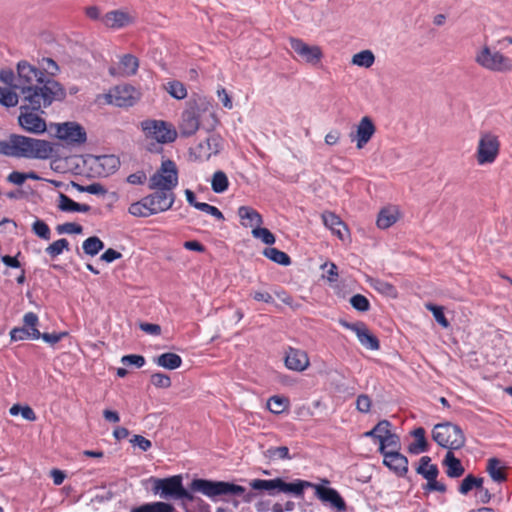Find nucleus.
Returning <instances> with one entry per match:
<instances>
[{
	"instance_id": "f257e3e1",
	"label": "nucleus",
	"mask_w": 512,
	"mask_h": 512,
	"mask_svg": "<svg viewBox=\"0 0 512 512\" xmlns=\"http://www.w3.org/2000/svg\"><path fill=\"white\" fill-rule=\"evenodd\" d=\"M15 88L21 94L20 126L34 134L46 131L45 120L34 112L43 111L55 101L66 97L64 87L56 80H44L43 73L25 60L18 62V78Z\"/></svg>"
},
{
	"instance_id": "f03ea898",
	"label": "nucleus",
	"mask_w": 512,
	"mask_h": 512,
	"mask_svg": "<svg viewBox=\"0 0 512 512\" xmlns=\"http://www.w3.org/2000/svg\"><path fill=\"white\" fill-rule=\"evenodd\" d=\"M218 124L213 104L204 97H198L188 102L179 123L182 136L194 135L200 127L210 131Z\"/></svg>"
},
{
	"instance_id": "7ed1b4c3",
	"label": "nucleus",
	"mask_w": 512,
	"mask_h": 512,
	"mask_svg": "<svg viewBox=\"0 0 512 512\" xmlns=\"http://www.w3.org/2000/svg\"><path fill=\"white\" fill-rule=\"evenodd\" d=\"M190 489L211 499L220 496H241L245 503H251L256 497L254 492H246L243 486L225 481L194 479L190 484Z\"/></svg>"
},
{
	"instance_id": "20e7f679",
	"label": "nucleus",
	"mask_w": 512,
	"mask_h": 512,
	"mask_svg": "<svg viewBox=\"0 0 512 512\" xmlns=\"http://www.w3.org/2000/svg\"><path fill=\"white\" fill-rule=\"evenodd\" d=\"M13 157L49 158L53 153L52 145L40 139L12 135Z\"/></svg>"
},
{
	"instance_id": "39448f33",
	"label": "nucleus",
	"mask_w": 512,
	"mask_h": 512,
	"mask_svg": "<svg viewBox=\"0 0 512 512\" xmlns=\"http://www.w3.org/2000/svg\"><path fill=\"white\" fill-rule=\"evenodd\" d=\"M153 492L165 500H181L183 503L193 502L195 497L184 488L180 475L163 479H153Z\"/></svg>"
},
{
	"instance_id": "423d86ee",
	"label": "nucleus",
	"mask_w": 512,
	"mask_h": 512,
	"mask_svg": "<svg viewBox=\"0 0 512 512\" xmlns=\"http://www.w3.org/2000/svg\"><path fill=\"white\" fill-rule=\"evenodd\" d=\"M433 440L441 447L458 450L465 445V435L462 429L451 422L436 424L432 430Z\"/></svg>"
},
{
	"instance_id": "0eeeda50",
	"label": "nucleus",
	"mask_w": 512,
	"mask_h": 512,
	"mask_svg": "<svg viewBox=\"0 0 512 512\" xmlns=\"http://www.w3.org/2000/svg\"><path fill=\"white\" fill-rule=\"evenodd\" d=\"M500 146L499 137L495 133L481 132L475 152L477 164L480 166L493 164L499 156Z\"/></svg>"
},
{
	"instance_id": "6e6552de",
	"label": "nucleus",
	"mask_w": 512,
	"mask_h": 512,
	"mask_svg": "<svg viewBox=\"0 0 512 512\" xmlns=\"http://www.w3.org/2000/svg\"><path fill=\"white\" fill-rule=\"evenodd\" d=\"M475 62L482 68L493 72L512 71V61L499 51H492L487 45L477 51Z\"/></svg>"
},
{
	"instance_id": "1a4fd4ad",
	"label": "nucleus",
	"mask_w": 512,
	"mask_h": 512,
	"mask_svg": "<svg viewBox=\"0 0 512 512\" xmlns=\"http://www.w3.org/2000/svg\"><path fill=\"white\" fill-rule=\"evenodd\" d=\"M178 185V169L174 161L164 160L160 168L150 177L151 190H170Z\"/></svg>"
},
{
	"instance_id": "9d476101",
	"label": "nucleus",
	"mask_w": 512,
	"mask_h": 512,
	"mask_svg": "<svg viewBox=\"0 0 512 512\" xmlns=\"http://www.w3.org/2000/svg\"><path fill=\"white\" fill-rule=\"evenodd\" d=\"M141 128L146 137L154 139L159 143H170L177 137V131L173 125L163 120H144L141 122Z\"/></svg>"
},
{
	"instance_id": "9b49d317",
	"label": "nucleus",
	"mask_w": 512,
	"mask_h": 512,
	"mask_svg": "<svg viewBox=\"0 0 512 512\" xmlns=\"http://www.w3.org/2000/svg\"><path fill=\"white\" fill-rule=\"evenodd\" d=\"M141 97V93L131 85H118L106 94L109 104L117 107L133 106Z\"/></svg>"
},
{
	"instance_id": "f8f14e48",
	"label": "nucleus",
	"mask_w": 512,
	"mask_h": 512,
	"mask_svg": "<svg viewBox=\"0 0 512 512\" xmlns=\"http://www.w3.org/2000/svg\"><path fill=\"white\" fill-rule=\"evenodd\" d=\"M289 42L294 52L305 63L310 64L312 66H317L321 62L323 58V52L319 46L309 45L305 43L303 40L293 37L289 39Z\"/></svg>"
},
{
	"instance_id": "ddd939ff",
	"label": "nucleus",
	"mask_w": 512,
	"mask_h": 512,
	"mask_svg": "<svg viewBox=\"0 0 512 512\" xmlns=\"http://www.w3.org/2000/svg\"><path fill=\"white\" fill-rule=\"evenodd\" d=\"M23 327H15L10 331L12 341H22L27 339H39L40 331L37 329L39 323L38 316L33 312H28L23 317Z\"/></svg>"
},
{
	"instance_id": "4468645a",
	"label": "nucleus",
	"mask_w": 512,
	"mask_h": 512,
	"mask_svg": "<svg viewBox=\"0 0 512 512\" xmlns=\"http://www.w3.org/2000/svg\"><path fill=\"white\" fill-rule=\"evenodd\" d=\"M340 324L353 331L359 342L369 350H378L380 348V343L377 337L370 332L368 327L363 322L349 323L344 320H340Z\"/></svg>"
},
{
	"instance_id": "2eb2a0df",
	"label": "nucleus",
	"mask_w": 512,
	"mask_h": 512,
	"mask_svg": "<svg viewBox=\"0 0 512 512\" xmlns=\"http://www.w3.org/2000/svg\"><path fill=\"white\" fill-rule=\"evenodd\" d=\"M145 202L150 206L153 214L169 210L175 202V194L170 190H155L145 197Z\"/></svg>"
},
{
	"instance_id": "dca6fc26",
	"label": "nucleus",
	"mask_w": 512,
	"mask_h": 512,
	"mask_svg": "<svg viewBox=\"0 0 512 512\" xmlns=\"http://www.w3.org/2000/svg\"><path fill=\"white\" fill-rule=\"evenodd\" d=\"M57 136L59 139L71 144H82L86 141V132L76 122H65L57 125Z\"/></svg>"
},
{
	"instance_id": "f3484780",
	"label": "nucleus",
	"mask_w": 512,
	"mask_h": 512,
	"mask_svg": "<svg viewBox=\"0 0 512 512\" xmlns=\"http://www.w3.org/2000/svg\"><path fill=\"white\" fill-rule=\"evenodd\" d=\"M313 488L319 500L324 503H329L330 506L338 512L346 510V503L336 489L317 484H314Z\"/></svg>"
},
{
	"instance_id": "a211bd4d",
	"label": "nucleus",
	"mask_w": 512,
	"mask_h": 512,
	"mask_svg": "<svg viewBox=\"0 0 512 512\" xmlns=\"http://www.w3.org/2000/svg\"><path fill=\"white\" fill-rule=\"evenodd\" d=\"M285 365L289 370L302 372L309 367L310 360L305 351L289 347L286 351Z\"/></svg>"
},
{
	"instance_id": "6ab92c4d",
	"label": "nucleus",
	"mask_w": 512,
	"mask_h": 512,
	"mask_svg": "<svg viewBox=\"0 0 512 512\" xmlns=\"http://www.w3.org/2000/svg\"><path fill=\"white\" fill-rule=\"evenodd\" d=\"M374 133L375 125L369 117L365 116L357 125L356 133L350 134V137L352 141H356L357 148L362 149L370 141Z\"/></svg>"
},
{
	"instance_id": "aec40b11",
	"label": "nucleus",
	"mask_w": 512,
	"mask_h": 512,
	"mask_svg": "<svg viewBox=\"0 0 512 512\" xmlns=\"http://www.w3.org/2000/svg\"><path fill=\"white\" fill-rule=\"evenodd\" d=\"M120 166L119 158L115 155L95 156L92 159V167L99 176H109Z\"/></svg>"
},
{
	"instance_id": "412c9836",
	"label": "nucleus",
	"mask_w": 512,
	"mask_h": 512,
	"mask_svg": "<svg viewBox=\"0 0 512 512\" xmlns=\"http://www.w3.org/2000/svg\"><path fill=\"white\" fill-rule=\"evenodd\" d=\"M221 149V140L217 135L208 137L204 142L198 144L195 154L200 160H208L212 155H216Z\"/></svg>"
},
{
	"instance_id": "4be33fe9",
	"label": "nucleus",
	"mask_w": 512,
	"mask_h": 512,
	"mask_svg": "<svg viewBox=\"0 0 512 512\" xmlns=\"http://www.w3.org/2000/svg\"><path fill=\"white\" fill-rule=\"evenodd\" d=\"M383 457L384 465L396 474L402 476L408 471V459L399 451H390L389 453H385Z\"/></svg>"
},
{
	"instance_id": "5701e85b",
	"label": "nucleus",
	"mask_w": 512,
	"mask_h": 512,
	"mask_svg": "<svg viewBox=\"0 0 512 512\" xmlns=\"http://www.w3.org/2000/svg\"><path fill=\"white\" fill-rule=\"evenodd\" d=\"M102 23L112 29H119L133 22V17L122 10H114L106 13L101 18Z\"/></svg>"
},
{
	"instance_id": "b1692460",
	"label": "nucleus",
	"mask_w": 512,
	"mask_h": 512,
	"mask_svg": "<svg viewBox=\"0 0 512 512\" xmlns=\"http://www.w3.org/2000/svg\"><path fill=\"white\" fill-rule=\"evenodd\" d=\"M322 220L324 225L341 241H345L348 238V228L337 215L332 212H324Z\"/></svg>"
},
{
	"instance_id": "393cba45",
	"label": "nucleus",
	"mask_w": 512,
	"mask_h": 512,
	"mask_svg": "<svg viewBox=\"0 0 512 512\" xmlns=\"http://www.w3.org/2000/svg\"><path fill=\"white\" fill-rule=\"evenodd\" d=\"M238 216L242 220V225L245 227L255 228L261 226L263 223L262 216L249 206L239 207Z\"/></svg>"
},
{
	"instance_id": "a878e982",
	"label": "nucleus",
	"mask_w": 512,
	"mask_h": 512,
	"mask_svg": "<svg viewBox=\"0 0 512 512\" xmlns=\"http://www.w3.org/2000/svg\"><path fill=\"white\" fill-rule=\"evenodd\" d=\"M443 465L447 468L446 474L450 478H458L464 474V467L461 461L456 458L452 451H448L443 459Z\"/></svg>"
},
{
	"instance_id": "bb28decb",
	"label": "nucleus",
	"mask_w": 512,
	"mask_h": 512,
	"mask_svg": "<svg viewBox=\"0 0 512 512\" xmlns=\"http://www.w3.org/2000/svg\"><path fill=\"white\" fill-rule=\"evenodd\" d=\"M399 211L396 207L383 208L377 218V226L380 229H387L397 222Z\"/></svg>"
},
{
	"instance_id": "cd10ccee",
	"label": "nucleus",
	"mask_w": 512,
	"mask_h": 512,
	"mask_svg": "<svg viewBox=\"0 0 512 512\" xmlns=\"http://www.w3.org/2000/svg\"><path fill=\"white\" fill-rule=\"evenodd\" d=\"M506 467L502 465L498 458H490L487 461L486 471L493 481L501 483L507 480L505 473Z\"/></svg>"
},
{
	"instance_id": "c85d7f7f",
	"label": "nucleus",
	"mask_w": 512,
	"mask_h": 512,
	"mask_svg": "<svg viewBox=\"0 0 512 512\" xmlns=\"http://www.w3.org/2000/svg\"><path fill=\"white\" fill-rule=\"evenodd\" d=\"M130 512H176V510L170 503L155 501L133 507Z\"/></svg>"
},
{
	"instance_id": "c756f323",
	"label": "nucleus",
	"mask_w": 512,
	"mask_h": 512,
	"mask_svg": "<svg viewBox=\"0 0 512 512\" xmlns=\"http://www.w3.org/2000/svg\"><path fill=\"white\" fill-rule=\"evenodd\" d=\"M130 512H176V510L170 503L155 501L133 507Z\"/></svg>"
},
{
	"instance_id": "7c9ffc66",
	"label": "nucleus",
	"mask_w": 512,
	"mask_h": 512,
	"mask_svg": "<svg viewBox=\"0 0 512 512\" xmlns=\"http://www.w3.org/2000/svg\"><path fill=\"white\" fill-rule=\"evenodd\" d=\"M412 436L415 438V442L409 445V452L413 454H419L428 450V443L425 437V430L422 427H418L412 431Z\"/></svg>"
},
{
	"instance_id": "2f4dec72",
	"label": "nucleus",
	"mask_w": 512,
	"mask_h": 512,
	"mask_svg": "<svg viewBox=\"0 0 512 512\" xmlns=\"http://www.w3.org/2000/svg\"><path fill=\"white\" fill-rule=\"evenodd\" d=\"M416 472L422 475L426 480H434L438 476V468L435 464H431L429 456H423L420 459L419 466Z\"/></svg>"
},
{
	"instance_id": "473e14b6",
	"label": "nucleus",
	"mask_w": 512,
	"mask_h": 512,
	"mask_svg": "<svg viewBox=\"0 0 512 512\" xmlns=\"http://www.w3.org/2000/svg\"><path fill=\"white\" fill-rule=\"evenodd\" d=\"M155 362L158 366L163 367L165 369L174 370L181 366L182 359L178 354L168 352L159 355Z\"/></svg>"
},
{
	"instance_id": "72a5a7b5",
	"label": "nucleus",
	"mask_w": 512,
	"mask_h": 512,
	"mask_svg": "<svg viewBox=\"0 0 512 512\" xmlns=\"http://www.w3.org/2000/svg\"><path fill=\"white\" fill-rule=\"evenodd\" d=\"M139 67L138 59L131 55H124L119 64V74L122 76H132L137 72Z\"/></svg>"
},
{
	"instance_id": "f704fd0d",
	"label": "nucleus",
	"mask_w": 512,
	"mask_h": 512,
	"mask_svg": "<svg viewBox=\"0 0 512 512\" xmlns=\"http://www.w3.org/2000/svg\"><path fill=\"white\" fill-rule=\"evenodd\" d=\"M313 485L314 484L303 480H297L296 482L293 483H286L280 478L278 491L285 493H294L295 495L300 496L303 494V490L305 487H313Z\"/></svg>"
},
{
	"instance_id": "c9c22d12",
	"label": "nucleus",
	"mask_w": 512,
	"mask_h": 512,
	"mask_svg": "<svg viewBox=\"0 0 512 512\" xmlns=\"http://www.w3.org/2000/svg\"><path fill=\"white\" fill-rule=\"evenodd\" d=\"M401 447L400 438L395 433H390L382 441L379 442V452L382 455L389 453L390 451H399Z\"/></svg>"
},
{
	"instance_id": "e433bc0d",
	"label": "nucleus",
	"mask_w": 512,
	"mask_h": 512,
	"mask_svg": "<svg viewBox=\"0 0 512 512\" xmlns=\"http://www.w3.org/2000/svg\"><path fill=\"white\" fill-rule=\"evenodd\" d=\"M21 96L16 93L15 89L11 87H0V104L10 108L15 107L19 103Z\"/></svg>"
},
{
	"instance_id": "4c0bfd02",
	"label": "nucleus",
	"mask_w": 512,
	"mask_h": 512,
	"mask_svg": "<svg viewBox=\"0 0 512 512\" xmlns=\"http://www.w3.org/2000/svg\"><path fill=\"white\" fill-rule=\"evenodd\" d=\"M40 67L38 70H40L43 73L44 80L53 79L54 76H56L59 73V66L52 58H43L39 62ZM37 69V67H35Z\"/></svg>"
},
{
	"instance_id": "58836bf2",
	"label": "nucleus",
	"mask_w": 512,
	"mask_h": 512,
	"mask_svg": "<svg viewBox=\"0 0 512 512\" xmlns=\"http://www.w3.org/2000/svg\"><path fill=\"white\" fill-rule=\"evenodd\" d=\"M375 62V55L371 50H362L353 55L351 63L353 65L370 68Z\"/></svg>"
},
{
	"instance_id": "ea45409f",
	"label": "nucleus",
	"mask_w": 512,
	"mask_h": 512,
	"mask_svg": "<svg viewBox=\"0 0 512 512\" xmlns=\"http://www.w3.org/2000/svg\"><path fill=\"white\" fill-rule=\"evenodd\" d=\"M263 455L269 461L290 460L292 458L287 446L270 447L263 452Z\"/></svg>"
},
{
	"instance_id": "a19ab883",
	"label": "nucleus",
	"mask_w": 512,
	"mask_h": 512,
	"mask_svg": "<svg viewBox=\"0 0 512 512\" xmlns=\"http://www.w3.org/2000/svg\"><path fill=\"white\" fill-rule=\"evenodd\" d=\"M164 89L167 93L170 94V96L177 100H182L187 97V89L185 85L180 81H168L166 84H164Z\"/></svg>"
},
{
	"instance_id": "79ce46f5",
	"label": "nucleus",
	"mask_w": 512,
	"mask_h": 512,
	"mask_svg": "<svg viewBox=\"0 0 512 512\" xmlns=\"http://www.w3.org/2000/svg\"><path fill=\"white\" fill-rule=\"evenodd\" d=\"M368 282L372 288H374L376 291H378L379 293H381L383 295L390 296V297L397 296L396 288L392 284H390L384 280L370 278L368 280Z\"/></svg>"
},
{
	"instance_id": "37998d69",
	"label": "nucleus",
	"mask_w": 512,
	"mask_h": 512,
	"mask_svg": "<svg viewBox=\"0 0 512 512\" xmlns=\"http://www.w3.org/2000/svg\"><path fill=\"white\" fill-rule=\"evenodd\" d=\"M229 187V180H228V177L227 175L219 170V171H216L213 175H212V179H211V188L212 190L215 192V193H223L225 192Z\"/></svg>"
},
{
	"instance_id": "c03bdc74",
	"label": "nucleus",
	"mask_w": 512,
	"mask_h": 512,
	"mask_svg": "<svg viewBox=\"0 0 512 512\" xmlns=\"http://www.w3.org/2000/svg\"><path fill=\"white\" fill-rule=\"evenodd\" d=\"M263 254L271 261L283 266H287L291 263V259L288 254L278 250L277 248H265Z\"/></svg>"
},
{
	"instance_id": "a18cd8bd",
	"label": "nucleus",
	"mask_w": 512,
	"mask_h": 512,
	"mask_svg": "<svg viewBox=\"0 0 512 512\" xmlns=\"http://www.w3.org/2000/svg\"><path fill=\"white\" fill-rule=\"evenodd\" d=\"M279 481L280 478L270 480L254 479L250 482V486L254 490H266L270 494H273L274 490H279Z\"/></svg>"
},
{
	"instance_id": "49530a36",
	"label": "nucleus",
	"mask_w": 512,
	"mask_h": 512,
	"mask_svg": "<svg viewBox=\"0 0 512 512\" xmlns=\"http://www.w3.org/2000/svg\"><path fill=\"white\" fill-rule=\"evenodd\" d=\"M104 247V243L96 236L87 238L82 245L84 252L90 256H95Z\"/></svg>"
},
{
	"instance_id": "de8ad7c7",
	"label": "nucleus",
	"mask_w": 512,
	"mask_h": 512,
	"mask_svg": "<svg viewBox=\"0 0 512 512\" xmlns=\"http://www.w3.org/2000/svg\"><path fill=\"white\" fill-rule=\"evenodd\" d=\"M129 213L136 217H148L153 215L150 206L145 202V197L138 202L132 203L128 209Z\"/></svg>"
},
{
	"instance_id": "09e8293b",
	"label": "nucleus",
	"mask_w": 512,
	"mask_h": 512,
	"mask_svg": "<svg viewBox=\"0 0 512 512\" xmlns=\"http://www.w3.org/2000/svg\"><path fill=\"white\" fill-rule=\"evenodd\" d=\"M288 407V400L279 396H272L267 402V408L274 414H280Z\"/></svg>"
},
{
	"instance_id": "8fccbe9b",
	"label": "nucleus",
	"mask_w": 512,
	"mask_h": 512,
	"mask_svg": "<svg viewBox=\"0 0 512 512\" xmlns=\"http://www.w3.org/2000/svg\"><path fill=\"white\" fill-rule=\"evenodd\" d=\"M69 249V242L62 238L59 240L54 241L52 244H50L46 249V253L49 254L52 258L57 257L60 255L64 250Z\"/></svg>"
},
{
	"instance_id": "3c124183",
	"label": "nucleus",
	"mask_w": 512,
	"mask_h": 512,
	"mask_svg": "<svg viewBox=\"0 0 512 512\" xmlns=\"http://www.w3.org/2000/svg\"><path fill=\"white\" fill-rule=\"evenodd\" d=\"M252 235L267 245H272L276 241L275 236L267 228H262L261 226L253 228Z\"/></svg>"
},
{
	"instance_id": "603ef678",
	"label": "nucleus",
	"mask_w": 512,
	"mask_h": 512,
	"mask_svg": "<svg viewBox=\"0 0 512 512\" xmlns=\"http://www.w3.org/2000/svg\"><path fill=\"white\" fill-rule=\"evenodd\" d=\"M426 308L432 312L435 320L444 328L449 327V322L446 319L443 308L441 306L433 305L431 303L426 304Z\"/></svg>"
},
{
	"instance_id": "864d4df0",
	"label": "nucleus",
	"mask_w": 512,
	"mask_h": 512,
	"mask_svg": "<svg viewBox=\"0 0 512 512\" xmlns=\"http://www.w3.org/2000/svg\"><path fill=\"white\" fill-rule=\"evenodd\" d=\"M33 232L44 240H49L51 237V231L49 226L42 220H36L32 226Z\"/></svg>"
},
{
	"instance_id": "5fc2aeb1",
	"label": "nucleus",
	"mask_w": 512,
	"mask_h": 512,
	"mask_svg": "<svg viewBox=\"0 0 512 512\" xmlns=\"http://www.w3.org/2000/svg\"><path fill=\"white\" fill-rule=\"evenodd\" d=\"M350 304L354 309L361 312H366L370 308L369 300L361 294H356L352 296L350 299Z\"/></svg>"
},
{
	"instance_id": "6e6d98bb",
	"label": "nucleus",
	"mask_w": 512,
	"mask_h": 512,
	"mask_svg": "<svg viewBox=\"0 0 512 512\" xmlns=\"http://www.w3.org/2000/svg\"><path fill=\"white\" fill-rule=\"evenodd\" d=\"M391 423L388 420H381L375 425L376 441H382L388 434L392 433Z\"/></svg>"
},
{
	"instance_id": "4d7b16f0",
	"label": "nucleus",
	"mask_w": 512,
	"mask_h": 512,
	"mask_svg": "<svg viewBox=\"0 0 512 512\" xmlns=\"http://www.w3.org/2000/svg\"><path fill=\"white\" fill-rule=\"evenodd\" d=\"M151 383L157 388H169L171 386V379L167 374L154 373L150 378Z\"/></svg>"
},
{
	"instance_id": "13d9d810",
	"label": "nucleus",
	"mask_w": 512,
	"mask_h": 512,
	"mask_svg": "<svg viewBox=\"0 0 512 512\" xmlns=\"http://www.w3.org/2000/svg\"><path fill=\"white\" fill-rule=\"evenodd\" d=\"M58 208L65 212H76L77 202L73 201L67 195L60 193L58 200Z\"/></svg>"
},
{
	"instance_id": "bf43d9fd",
	"label": "nucleus",
	"mask_w": 512,
	"mask_h": 512,
	"mask_svg": "<svg viewBox=\"0 0 512 512\" xmlns=\"http://www.w3.org/2000/svg\"><path fill=\"white\" fill-rule=\"evenodd\" d=\"M59 234H80L83 230L82 226L76 223L67 222L56 227Z\"/></svg>"
},
{
	"instance_id": "052dcab7",
	"label": "nucleus",
	"mask_w": 512,
	"mask_h": 512,
	"mask_svg": "<svg viewBox=\"0 0 512 512\" xmlns=\"http://www.w3.org/2000/svg\"><path fill=\"white\" fill-rule=\"evenodd\" d=\"M196 209L205 212L213 217H215L218 220H224L223 213L215 206H212L208 203L202 202L199 205H196Z\"/></svg>"
},
{
	"instance_id": "680f3d73",
	"label": "nucleus",
	"mask_w": 512,
	"mask_h": 512,
	"mask_svg": "<svg viewBox=\"0 0 512 512\" xmlns=\"http://www.w3.org/2000/svg\"><path fill=\"white\" fill-rule=\"evenodd\" d=\"M77 188L79 191H82V192H88L90 194H93V195H102L104 196L106 193H107V190L105 189V187L99 183H93V184H90L88 186H80V185H77Z\"/></svg>"
},
{
	"instance_id": "e2e57ef3",
	"label": "nucleus",
	"mask_w": 512,
	"mask_h": 512,
	"mask_svg": "<svg viewBox=\"0 0 512 512\" xmlns=\"http://www.w3.org/2000/svg\"><path fill=\"white\" fill-rule=\"evenodd\" d=\"M322 269L325 271L324 277L327 278L329 282H336L338 279V268L332 263H325L322 265Z\"/></svg>"
},
{
	"instance_id": "0e129e2a",
	"label": "nucleus",
	"mask_w": 512,
	"mask_h": 512,
	"mask_svg": "<svg viewBox=\"0 0 512 512\" xmlns=\"http://www.w3.org/2000/svg\"><path fill=\"white\" fill-rule=\"evenodd\" d=\"M121 362L124 365H135L140 368L145 364V358L141 355L130 354L123 356Z\"/></svg>"
},
{
	"instance_id": "69168bd1",
	"label": "nucleus",
	"mask_w": 512,
	"mask_h": 512,
	"mask_svg": "<svg viewBox=\"0 0 512 512\" xmlns=\"http://www.w3.org/2000/svg\"><path fill=\"white\" fill-rule=\"evenodd\" d=\"M130 443L134 447H139L142 451H147L152 446L151 441L141 435H134L133 438L130 439Z\"/></svg>"
},
{
	"instance_id": "338daca9",
	"label": "nucleus",
	"mask_w": 512,
	"mask_h": 512,
	"mask_svg": "<svg viewBox=\"0 0 512 512\" xmlns=\"http://www.w3.org/2000/svg\"><path fill=\"white\" fill-rule=\"evenodd\" d=\"M356 407L358 411L368 413L371 408V399L365 394L359 395L356 400Z\"/></svg>"
},
{
	"instance_id": "774afa93",
	"label": "nucleus",
	"mask_w": 512,
	"mask_h": 512,
	"mask_svg": "<svg viewBox=\"0 0 512 512\" xmlns=\"http://www.w3.org/2000/svg\"><path fill=\"white\" fill-rule=\"evenodd\" d=\"M17 78H18V76L15 77L12 70H1L0 71V80L3 83L13 87V89H15V90H17L15 88V84L17 83Z\"/></svg>"
}]
</instances>
